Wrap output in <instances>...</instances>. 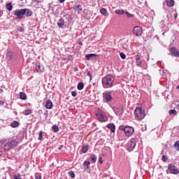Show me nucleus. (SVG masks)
Masks as SVG:
<instances>
[{"mask_svg":"<svg viewBox=\"0 0 179 179\" xmlns=\"http://www.w3.org/2000/svg\"><path fill=\"white\" fill-rule=\"evenodd\" d=\"M101 82L104 89H109L115 86V77L113 74H108L102 78Z\"/></svg>","mask_w":179,"mask_h":179,"instance_id":"f257e3e1","label":"nucleus"},{"mask_svg":"<svg viewBox=\"0 0 179 179\" xmlns=\"http://www.w3.org/2000/svg\"><path fill=\"white\" fill-rule=\"evenodd\" d=\"M113 91L106 90L102 94V97L104 103H111L113 101V96L111 94Z\"/></svg>","mask_w":179,"mask_h":179,"instance_id":"f03ea898","label":"nucleus"},{"mask_svg":"<svg viewBox=\"0 0 179 179\" xmlns=\"http://www.w3.org/2000/svg\"><path fill=\"white\" fill-rule=\"evenodd\" d=\"M145 111L142 110V108H136L134 111V116L136 120H141L145 118Z\"/></svg>","mask_w":179,"mask_h":179,"instance_id":"7ed1b4c3","label":"nucleus"},{"mask_svg":"<svg viewBox=\"0 0 179 179\" xmlns=\"http://www.w3.org/2000/svg\"><path fill=\"white\" fill-rule=\"evenodd\" d=\"M138 142V139L136 138H131L127 145V150L128 152H132L134 149H135V147L136 146V143Z\"/></svg>","mask_w":179,"mask_h":179,"instance_id":"20e7f679","label":"nucleus"},{"mask_svg":"<svg viewBox=\"0 0 179 179\" xmlns=\"http://www.w3.org/2000/svg\"><path fill=\"white\" fill-rule=\"evenodd\" d=\"M17 141L15 139L8 141L4 145V150H9V149H15L17 146Z\"/></svg>","mask_w":179,"mask_h":179,"instance_id":"39448f33","label":"nucleus"},{"mask_svg":"<svg viewBox=\"0 0 179 179\" xmlns=\"http://www.w3.org/2000/svg\"><path fill=\"white\" fill-rule=\"evenodd\" d=\"M113 110L117 117H121L124 114V106H115L113 107Z\"/></svg>","mask_w":179,"mask_h":179,"instance_id":"423d86ee","label":"nucleus"},{"mask_svg":"<svg viewBox=\"0 0 179 179\" xmlns=\"http://www.w3.org/2000/svg\"><path fill=\"white\" fill-rule=\"evenodd\" d=\"M96 116L101 122H106L108 120L107 115H106L102 110H99V113L96 114Z\"/></svg>","mask_w":179,"mask_h":179,"instance_id":"0eeeda50","label":"nucleus"},{"mask_svg":"<svg viewBox=\"0 0 179 179\" xmlns=\"http://www.w3.org/2000/svg\"><path fill=\"white\" fill-rule=\"evenodd\" d=\"M15 16H17V19H23L24 17V8L22 9H17L14 11Z\"/></svg>","mask_w":179,"mask_h":179,"instance_id":"6e6552de","label":"nucleus"},{"mask_svg":"<svg viewBox=\"0 0 179 179\" xmlns=\"http://www.w3.org/2000/svg\"><path fill=\"white\" fill-rule=\"evenodd\" d=\"M133 33L135 36L137 37H139V36H142V33H143V30L142 29V27L140 26H136L134 27Z\"/></svg>","mask_w":179,"mask_h":179,"instance_id":"1a4fd4ad","label":"nucleus"},{"mask_svg":"<svg viewBox=\"0 0 179 179\" xmlns=\"http://www.w3.org/2000/svg\"><path fill=\"white\" fill-rule=\"evenodd\" d=\"M168 170L170 171L171 174H178L179 170L173 164H169L168 166Z\"/></svg>","mask_w":179,"mask_h":179,"instance_id":"9d476101","label":"nucleus"},{"mask_svg":"<svg viewBox=\"0 0 179 179\" xmlns=\"http://www.w3.org/2000/svg\"><path fill=\"white\" fill-rule=\"evenodd\" d=\"M134 132H135V129L132 127L126 126L124 134L126 136H132L134 134Z\"/></svg>","mask_w":179,"mask_h":179,"instance_id":"9b49d317","label":"nucleus"},{"mask_svg":"<svg viewBox=\"0 0 179 179\" xmlns=\"http://www.w3.org/2000/svg\"><path fill=\"white\" fill-rule=\"evenodd\" d=\"M36 72H38V73H41L44 72V67L41 65V64H40V62H36Z\"/></svg>","mask_w":179,"mask_h":179,"instance_id":"f8f14e48","label":"nucleus"},{"mask_svg":"<svg viewBox=\"0 0 179 179\" xmlns=\"http://www.w3.org/2000/svg\"><path fill=\"white\" fill-rule=\"evenodd\" d=\"M170 52L173 57H176V58H179V51L176 50V48H172L170 49Z\"/></svg>","mask_w":179,"mask_h":179,"instance_id":"ddd939ff","label":"nucleus"},{"mask_svg":"<svg viewBox=\"0 0 179 179\" xmlns=\"http://www.w3.org/2000/svg\"><path fill=\"white\" fill-rule=\"evenodd\" d=\"M65 24V20L62 18L59 19L57 22V26L59 29H64V26Z\"/></svg>","mask_w":179,"mask_h":179,"instance_id":"4468645a","label":"nucleus"},{"mask_svg":"<svg viewBox=\"0 0 179 179\" xmlns=\"http://www.w3.org/2000/svg\"><path fill=\"white\" fill-rule=\"evenodd\" d=\"M24 15H26L27 17H29V16H32L33 11L29 8H24Z\"/></svg>","mask_w":179,"mask_h":179,"instance_id":"2eb2a0df","label":"nucleus"},{"mask_svg":"<svg viewBox=\"0 0 179 179\" xmlns=\"http://www.w3.org/2000/svg\"><path fill=\"white\" fill-rule=\"evenodd\" d=\"M45 108H47L48 110H51V108H52V102L51 101V100L48 99L46 101Z\"/></svg>","mask_w":179,"mask_h":179,"instance_id":"dca6fc26","label":"nucleus"},{"mask_svg":"<svg viewBox=\"0 0 179 179\" xmlns=\"http://www.w3.org/2000/svg\"><path fill=\"white\" fill-rule=\"evenodd\" d=\"M107 128L110 129L111 132H115V125L113 123H109L107 124Z\"/></svg>","mask_w":179,"mask_h":179,"instance_id":"f3484780","label":"nucleus"},{"mask_svg":"<svg viewBox=\"0 0 179 179\" xmlns=\"http://www.w3.org/2000/svg\"><path fill=\"white\" fill-rule=\"evenodd\" d=\"M90 147L89 145H84L82 147L81 152L82 153H87V150H89Z\"/></svg>","mask_w":179,"mask_h":179,"instance_id":"a211bd4d","label":"nucleus"},{"mask_svg":"<svg viewBox=\"0 0 179 179\" xmlns=\"http://www.w3.org/2000/svg\"><path fill=\"white\" fill-rule=\"evenodd\" d=\"M97 55L96 54H88L85 55V58L86 59H87V61H90V59H92V58H94V57H96Z\"/></svg>","mask_w":179,"mask_h":179,"instance_id":"6ab92c4d","label":"nucleus"},{"mask_svg":"<svg viewBox=\"0 0 179 179\" xmlns=\"http://www.w3.org/2000/svg\"><path fill=\"white\" fill-rule=\"evenodd\" d=\"M166 2L169 8H173L174 6V0H166Z\"/></svg>","mask_w":179,"mask_h":179,"instance_id":"aec40b11","label":"nucleus"},{"mask_svg":"<svg viewBox=\"0 0 179 179\" xmlns=\"http://www.w3.org/2000/svg\"><path fill=\"white\" fill-rule=\"evenodd\" d=\"M85 87V84L83 82L78 83L77 85L78 90H83V88Z\"/></svg>","mask_w":179,"mask_h":179,"instance_id":"412c9836","label":"nucleus"},{"mask_svg":"<svg viewBox=\"0 0 179 179\" xmlns=\"http://www.w3.org/2000/svg\"><path fill=\"white\" fill-rule=\"evenodd\" d=\"M101 15H103V16H107L108 15V12L107 11V9L106 8H101L100 10Z\"/></svg>","mask_w":179,"mask_h":179,"instance_id":"4be33fe9","label":"nucleus"},{"mask_svg":"<svg viewBox=\"0 0 179 179\" xmlns=\"http://www.w3.org/2000/svg\"><path fill=\"white\" fill-rule=\"evenodd\" d=\"M6 8L7 10H9V12H11L12 9H13V6L12 5V3H8L6 5Z\"/></svg>","mask_w":179,"mask_h":179,"instance_id":"5701e85b","label":"nucleus"},{"mask_svg":"<svg viewBox=\"0 0 179 179\" xmlns=\"http://www.w3.org/2000/svg\"><path fill=\"white\" fill-rule=\"evenodd\" d=\"M115 13H116V15H124V13H125V10L123 9H117L115 10Z\"/></svg>","mask_w":179,"mask_h":179,"instance_id":"b1692460","label":"nucleus"},{"mask_svg":"<svg viewBox=\"0 0 179 179\" xmlns=\"http://www.w3.org/2000/svg\"><path fill=\"white\" fill-rule=\"evenodd\" d=\"M15 57V53L13 52H7V58H8V59H12V58H13Z\"/></svg>","mask_w":179,"mask_h":179,"instance_id":"393cba45","label":"nucleus"},{"mask_svg":"<svg viewBox=\"0 0 179 179\" xmlns=\"http://www.w3.org/2000/svg\"><path fill=\"white\" fill-rule=\"evenodd\" d=\"M10 127L12 128H17V127H19V122H17V121L12 122Z\"/></svg>","mask_w":179,"mask_h":179,"instance_id":"a878e982","label":"nucleus"},{"mask_svg":"<svg viewBox=\"0 0 179 179\" xmlns=\"http://www.w3.org/2000/svg\"><path fill=\"white\" fill-rule=\"evenodd\" d=\"M20 97L21 100H26L27 99V96L26 95V93H24V92H20Z\"/></svg>","mask_w":179,"mask_h":179,"instance_id":"bb28decb","label":"nucleus"},{"mask_svg":"<svg viewBox=\"0 0 179 179\" xmlns=\"http://www.w3.org/2000/svg\"><path fill=\"white\" fill-rule=\"evenodd\" d=\"M90 159L92 162V163H96L97 162V157L94 155H92L90 157Z\"/></svg>","mask_w":179,"mask_h":179,"instance_id":"cd10ccee","label":"nucleus"},{"mask_svg":"<svg viewBox=\"0 0 179 179\" xmlns=\"http://www.w3.org/2000/svg\"><path fill=\"white\" fill-rule=\"evenodd\" d=\"M83 166V167H86V169H90V162L85 161Z\"/></svg>","mask_w":179,"mask_h":179,"instance_id":"c85d7f7f","label":"nucleus"},{"mask_svg":"<svg viewBox=\"0 0 179 179\" xmlns=\"http://www.w3.org/2000/svg\"><path fill=\"white\" fill-rule=\"evenodd\" d=\"M13 179H22V176H20V173H16L13 175Z\"/></svg>","mask_w":179,"mask_h":179,"instance_id":"c756f323","label":"nucleus"},{"mask_svg":"<svg viewBox=\"0 0 179 179\" xmlns=\"http://www.w3.org/2000/svg\"><path fill=\"white\" fill-rule=\"evenodd\" d=\"M125 15L127 16L128 19L131 18V17H135V15L134 14H131L128 11H125L124 12Z\"/></svg>","mask_w":179,"mask_h":179,"instance_id":"7c9ffc66","label":"nucleus"},{"mask_svg":"<svg viewBox=\"0 0 179 179\" xmlns=\"http://www.w3.org/2000/svg\"><path fill=\"white\" fill-rule=\"evenodd\" d=\"M52 130L53 131V132H58V131H59V127H58V126L57 125H53L52 127Z\"/></svg>","mask_w":179,"mask_h":179,"instance_id":"2f4dec72","label":"nucleus"},{"mask_svg":"<svg viewBox=\"0 0 179 179\" xmlns=\"http://www.w3.org/2000/svg\"><path fill=\"white\" fill-rule=\"evenodd\" d=\"M169 113L170 114V115H173V114L174 115H177V110H176L174 109H171V110H169Z\"/></svg>","mask_w":179,"mask_h":179,"instance_id":"473e14b6","label":"nucleus"},{"mask_svg":"<svg viewBox=\"0 0 179 179\" xmlns=\"http://www.w3.org/2000/svg\"><path fill=\"white\" fill-rule=\"evenodd\" d=\"M76 10H78V13H80V12H82V10H83V8H82V6H80V5H78L77 6H76Z\"/></svg>","mask_w":179,"mask_h":179,"instance_id":"72a5a7b5","label":"nucleus"},{"mask_svg":"<svg viewBox=\"0 0 179 179\" xmlns=\"http://www.w3.org/2000/svg\"><path fill=\"white\" fill-rule=\"evenodd\" d=\"M24 115H30L31 114V110L27 109L23 112Z\"/></svg>","mask_w":179,"mask_h":179,"instance_id":"f704fd0d","label":"nucleus"},{"mask_svg":"<svg viewBox=\"0 0 179 179\" xmlns=\"http://www.w3.org/2000/svg\"><path fill=\"white\" fill-rule=\"evenodd\" d=\"M162 162L166 163L167 162V160H169V157H167V155H163L162 157Z\"/></svg>","mask_w":179,"mask_h":179,"instance_id":"c9c22d12","label":"nucleus"},{"mask_svg":"<svg viewBox=\"0 0 179 179\" xmlns=\"http://www.w3.org/2000/svg\"><path fill=\"white\" fill-rule=\"evenodd\" d=\"M69 177H71V178H75V172H73V171H70L69 172Z\"/></svg>","mask_w":179,"mask_h":179,"instance_id":"e433bc0d","label":"nucleus"},{"mask_svg":"<svg viewBox=\"0 0 179 179\" xmlns=\"http://www.w3.org/2000/svg\"><path fill=\"white\" fill-rule=\"evenodd\" d=\"M136 64L138 66L141 68L142 66V61L141 60V59L138 60H136Z\"/></svg>","mask_w":179,"mask_h":179,"instance_id":"4c0bfd02","label":"nucleus"},{"mask_svg":"<svg viewBox=\"0 0 179 179\" xmlns=\"http://www.w3.org/2000/svg\"><path fill=\"white\" fill-rule=\"evenodd\" d=\"M43 139V131H39V134H38V141H41Z\"/></svg>","mask_w":179,"mask_h":179,"instance_id":"58836bf2","label":"nucleus"},{"mask_svg":"<svg viewBox=\"0 0 179 179\" xmlns=\"http://www.w3.org/2000/svg\"><path fill=\"white\" fill-rule=\"evenodd\" d=\"M176 149L179 152V141H176L174 144Z\"/></svg>","mask_w":179,"mask_h":179,"instance_id":"ea45409f","label":"nucleus"},{"mask_svg":"<svg viewBox=\"0 0 179 179\" xmlns=\"http://www.w3.org/2000/svg\"><path fill=\"white\" fill-rule=\"evenodd\" d=\"M127 129V127H124V125H121V126H120V127H119V129L120 130V131H124V132H125V129Z\"/></svg>","mask_w":179,"mask_h":179,"instance_id":"a19ab883","label":"nucleus"},{"mask_svg":"<svg viewBox=\"0 0 179 179\" xmlns=\"http://www.w3.org/2000/svg\"><path fill=\"white\" fill-rule=\"evenodd\" d=\"M120 55L122 59H125V58H127V56L124 54V52H120Z\"/></svg>","mask_w":179,"mask_h":179,"instance_id":"79ce46f5","label":"nucleus"},{"mask_svg":"<svg viewBox=\"0 0 179 179\" xmlns=\"http://www.w3.org/2000/svg\"><path fill=\"white\" fill-rule=\"evenodd\" d=\"M35 178L36 179H41V175L40 173H36Z\"/></svg>","mask_w":179,"mask_h":179,"instance_id":"37998d69","label":"nucleus"},{"mask_svg":"<svg viewBox=\"0 0 179 179\" xmlns=\"http://www.w3.org/2000/svg\"><path fill=\"white\" fill-rule=\"evenodd\" d=\"M136 61L138 60V59H141V55H139V54L136 55L135 57H134Z\"/></svg>","mask_w":179,"mask_h":179,"instance_id":"c03bdc74","label":"nucleus"},{"mask_svg":"<svg viewBox=\"0 0 179 179\" xmlns=\"http://www.w3.org/2000/svg\"><path fill=\"white\" fill-rule=\"evenodd\" d=\"M71 95L73 96V97H76V96L78 95V93L75 91H73L71 92Z\"/></svg>","mask_w":179,"mask_h":179,"instance_id":"a18cd8bd","label":"nucleus"},{"mask_svg":"<svg viewBox=\"0 0 179 179\" xmlns=\"http://www.w3.org/2000/svg\"><path fill=\"white\" fill-rule=\"evenodd\" d=\"M87 75L90 78V80H92V74H90V71H87Z\"/></svg>","mask_w":179,"mask_h":179,"instance_id":"49530a36","label":"nucleus"},{"mask_svg":"<svg viewBox=\"0 0 179 179\" xmlns=\"http://www.w3.org/2000/svg\"><path fill=\"white\" fill-rule=\"evenodd\" d=\"M34 2H36V3H41V0H34Z\"/></svg>","mask_w":179,"mask_h":179,"instance_id":"de8ad7c7","label":"nucleus"},{"mask_svg":"<svg viewBox=\"0 0 179 179\" xmlns=\"http://www.w3.org/2000/svg\"><path fill=\"white\" fill-rule=\"evenodd\" d=\"M99 163H100L101 164H103V159H102L101 157H99Z\"/></svg>","mask_w":179,"mask_h":179,"instance_id":"09e8293b","label":"nucleus"},{"mask_svg":"<svg viewBox=\"0 0 179 179\" xmlns=\"http://www.w3.org/2000/svg\"><path fill=\"white\" fill-rule=\"evenodd\" d=\"M5 104V102L2 100H0V106H3Z\"/></svg>","mask_w":179,"mask_h":179,"instance_id":"8fccbe9b","label":"nucleus"},{"mask_svg":"<svg viewBox=\"0 0 179 179\" xmlns=\"http://www.w3.org/2000/svg\"><path fill=\"white\" fill-rule=\"evenodd\" d=\"M74 71H75V72H78V71H79V68L75 67Z\"/></svg>","mask_w":179,"mask_h":179,"instance_id":"3c124183","label":"nucleus"},{"mask_svg":"<svg viewBox=\"0 0 179 179\" xmlns=\"http://www.w3.org/2000/svg\"><path fill=\"white\" fill-rule=\"evenodd\" d=\"M177 16H178V14L177 13H176L174 14V17H175V19H177Z\"/></svg>","mask_w":179,"mask_h":179,"instance_id":"603ef678","label":"nucleus"},{"mask_svg":"<svg viewBox=\"0 0 179 179\" xmlns=\"http://www.w3.org/2000/svg\"><path fill=\"white\" fill-rule=\"evenodd\" d=\"M78 44L80 45H83V43L82 42V41H78Z\"/></svg>","mask_w":179,"mask_h":179,"instance_id":"864d4df0","label":"nucleus"},{"mask_svg":"<svg viewBox=\"0 0 179 179\" xmlns=\"http://www.w3.org/2000/svg\"><path fill=\"white\" fill-rule=\"evenodd\" d=\"M59 1L60 2V3H64V2H65V0H59Z\"/></svg>","mask_w":179,"mask_h":179,"instance_id":"5fc2aeb1","label":"nucleus"},{"mask_svg":"<svg viewBox=\"0 0 179 179\" xmlns=\"http://www.w3.org/2000/svg\"><path fill=\"white\" fill-rule=\"evenodd\" d=\"M66 17H71V15L66 14Z\"/></svg>","mask_w":179,"mask_h":179,"instance_id":"6e6d98bb","label":"nucleus"},{"mask_svg":"<svg viewBox=\"0 0 179 179\" xmlns=\"http://www.w3.org/2000/svg\"><path fill=\"white\" fill-rule=\"evenodd\" d=\"M62 148H64V145H61L60 147H59V150H61V149H62Z\"/></svg>","mask_w":179,"mask_h":179,"instance_id":"4d7b16f0","label":"nucleus"},{"mask_svg":"<svg viewBox=\"0 0 179 179\" xmlns=\"http://www.w3.org/2000/svg\"><path fill=\"white\" fill-rule=\"evenodd\" d=\"M1 156H2V152L1 151H0V157H1Z\"/></svg>","mask_w":179,"mask_h":179,"instance_id":"13d9d810","label":"nucleus"},{"mask_svg":"<svg viewBox=\"0 0 179 179\" xmlns=\"http://www.w3.org/2000/svg\"><path fill=\"white\" fill-rule=\"evenodd\" d=\"M176 89H178V90H179V85H178V86L176 87Z\"/></svg>","mask_w":179,"mask_h":179,"instance_id":"bf43d9fd","label":"nucleus"},{"mask_svg":"<svg viewBox=\"0 0 179 179\" xmlns=\"http://www.w3.org/2000/svg\"><path fill=\"white\" fill-rule=\"evenodd\" d=\"M1 92H3V90H1Z\"/></svg>","mask_w":179,"mask_h":179,"instance_id":"052dcab7","label":"nucleus"},{"mask_svg":"<svg viewBox=\"0 0 179 179\" xmlns=\"http://www.w3.org/2000/svg\"><path fill=\"white\" fill-rule=\"evenodd\" d=\"M0 16H1V10H0Z\"/></svg>","mask_w":179,"mask_h":179,"instance_id":"680f3d73","label":"nucleus"},{"mask_svg":"<svg viewBox=\"0 0 179 179\" xmlns=\"http://www.w3.org/2000/svg\"><path fill=\"white\" fill-rule=\"evenodd\" d=\"M23 31V30H22V29L20 30V31Z\"/></svg>","mask_w":179,"mask_h":179,"instance_id":"e2e57ef3","label":"nucleus"},{"mask_svg":"<svg viewBox=\"0 0 179 179\" xmlns=\"http://www.w3.org/2000/svg\"><path fill=\"white\" fill-rule=\"evenodd\" d=\"M23 31V30H22V29L20 30V31Z\"/></svg>","mask_w":179,"mask_h":179,"instance_id":"0e129e2a","label":"nucleus"},{"mask_svg":"<svg viewBox=\"0 0 179 179\" xmlns=\"http://www.w3.org/2000/svg\"><path fill=\"white\" fill-rule=\"evenodd\" d=\"M167 171H169V169H167Z\"/></svg>","mask_w":179,"mask_h":179,"instance_id":"69168bd1","label":"nucleus"}]
</instances>
